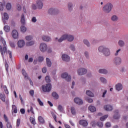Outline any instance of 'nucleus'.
Returning <instances> with one entry per match:
<instances>
[{"label":"nucleus","instance_id":"cd10ccee","mask_svg":"<svg viewBox=\"0 0 128 128\" xmlns=\"http://www.w3.org/2000/svg\"><path fill=\"white\" fill-rule=\"evenodd\" d=\"M48 12L49 14H56V10L51 8L48 10Z\"/></svg>","mask_w":128,"mask_h":128},{"label":"nucleus","instance_id":"13d9d810","mask_svg":"<svg viewBox=\"0 0 128 128\" xmlns=\"http://www.w3.org/2000/svg\"><path fill=\"white\" fill-rule=\"evenodd\" d=\"M44 57L42 56H40L38 58V62H42V60H44Z\"/></svg>","mask_w":128,"mask_h":128},{"label":"nucleus","instance_id":"8fccbe9b","mask_svg":"<svg viewBox=\"0 0 128 128\" xmlns=\"http://www.w3.org/2000/svg\"><path fill=\"white\" fill-rule=\"evenodd\" d=\"M4 18L6 20H8V13L6 12H4Z\"/></svg>","mask_w":128,"mask_h":128},{"label":"nucleus","instance_id":"f257e3e1","mask_svg":"<svg viewBox=\"0 0 128 128\" xmlns=\"http://www.w3.org/2000/svg\"><path fill=\"white\" fill-rule=\"evenodd\" d=\"M2 40V44L0 45V54L4 58V53L7 52L8 48H6V40L2 38V37H0V42Z\"/></svg>","mask_w":128,"mask_h":128},{"label":"nucleus","instance_id":"bb28decb","mask_svg":"<svg viewBox=\"0 0 128 128\" xmlns=\"http://www.w3.org/2000/svg\"><path fill=\"white\" fill-rule=\"evenodd\" d=\"M20 22L22 24H26V20H24V14H22L21 16Z\"/></svg>","mask_w":128,"mask_h":128},{"label":"nucleus","instance_id":"864d4df0","mask_svg":"<svg viewBox=\"0 0 128 128\" xmlns=\"http://www.w3.org/2000/svg\"><path fill=\"white\" fill-rule=\"evenodd\" d=\"M20 119L18 118L16 120V126L18 127L20 126Z\"/></svg>","mask_w":128,"mask_h":128},{"label":"nucleus","instance_id":"09e8293b","mask_svg":"<svg viewBox=\"0 0 128 128\" xmlns=\"http://www.w3.org/2000/svg\"><path fill=\"white\" fill-rule=\"evenodd\" d=\"M40 106H44V102H42V100H40V99L39 98H38L37 100Z\"/></svg>","mask_w":128,"mask_h":128},{"label":"nucleus","instance_id":"c9c22d12","mask_svg":"<svg viewBox=\"0 0 128 128\" xmlns=\"http://www.w3.org/2000/svg\"><path fill=\"white\" fill-rule=\"evenodd\" d=\"M52 96L54 98H56V100H58V94H56V92H53L52 93Z\"/></svg>","mask_w":128,"mask_h":128},{"label":"nucleus","instance_id":"37998d69","mask_svg":"<svg viewBox=\"0 0 128 128\" xmlns=\"http://www.w3.org/2000/svg\"><path fill=\"white\" fill-rule=\"evenodd\" d=\"M84 56L86 58H90V54L88 51H85L84 52Z\"/></svg>","mask_w":128,"mask_h":128},{"label":"nucleus","instance_id":"5fc2aeb1","mask_svg":"<svg viewBox=\"0 0 128 128\" xmlns=\"http://www.w3.org/2000/svg\"><path fill=\"white\" fill-rule=\"evenodd\" d=\"M16 6H17V10L18 12H20V10H22V6H20V4H17Z\"/></svg>","mask_w":128,"mask_h":128},{"label":"nucleus","instance_id":"774afa93","mask_svg":"<svg viewBox=\"0 0 128 128\" xmlns=\"http://www.w3.org/2000/svg\"><path fill=\"white\" fill-rule=\"evenodd\" d=\"M4 118L5 122H8V117L6 116V115L4 114Z\"/></svg>","mask_w":128,"mask_h":128},{"label":"nucleus","instance_id":"680f3d73","mask_svg":"<svg viewBox=\"0 0 128 128\" xmlns=\"http://www.w3.org/2000/svg\"><path fill=\"white\" fill-rule=\"evenodd\" d=\"M91 125L92 126L93 128H95V126H96V122H94V121L92 122Z\"/></svg>","mask_w":128,"mask_h":128},{"label":"nucleus","instance_id":"4be33fe9","mask_svg":"<svg viewBox=\"0 0 128 128\" xmlns=\"http://www.w3.org/2000/svg\"><path fill=\"white\" fill-rule=\"evenodd\" d=\"M42 39L44 42H50V38L48 36H44L42 37Z\"/></svg>","mask_w":128,"mask_h":128},{"label":"nucleus","instance_id":"603ef678","mask_svg":"<svg viewBox=\"0 0 128 128\" xmlns=\"http://www.w3.org/2000/svg\"><path fill=\"white\" fill-rule=\"evenodd\" d=\"M32 36H28L26 37V40H32Z\"/></svg>","mask_w":128,"mask_h":128},{"label":"nucleus","instance_id":"79ce46f5","mask_svg":"<svg viewBox=\"0 0 128 128\" xmlns=\"http://www.w3.org/2000/svg\"><path fill=\"white\" fill-rule=\"evenodd\" d=\"M4 90L6 94H8V88L6 87V86H4Z\"/></svg>","mask_w":128,"mask_h":128},{"label":"nucleus","instance_id":"a18cd8bd","mask_svg":"<svg viewBox=\"0 0 128 128\" xmlns=\"http://www.w3.org/2000/svg\"><path fill=\"white\" fill-rule=\"evenodd\" d=\"M97 126L99 128H102V126H104V124L102 122H97Z\"/></svg>","mask_w":128,"mask_h":128},{"label":"nucleus","instance_id":"dca6fc26","mask_svg":"<svg viewBox=\"0 0 128 128\" xmlns=\"http://www.w3.org/2000/svg\"><path fill=\"white\" fill-rule=\"evenodd\" d=\"M79 124L83 126H88V122L86 120H80Z\"/></svg>","mask_w":128,"mask_h":128},{"label":"nucleus","instance_id":"0e129e2a","mask_svg":"<svg viewBox=\"0 0 128 128\" xmlns=\"http://www.w3.org/2000/svg\"><path fill=\"white\" fill-rule=\"evenodd\" d=\"M105 126H106V128H110V126H111L110 122H106V124Z\"/></svg>","mask_w":128,"mask_h":128},{"label":"nucleus","instance_id":"4468645a","mask_svg":"<svg viewBox=\"0 0 128 128\" xmlns=\"http://www.w3.org/2000/svg\"><path fill=\"white\" fill-rule=\"evenodd\" d=\"M104 109L105 110H106L107 112H110V110H113V108L112 105L107 104L104 106Z\"/></svg>","mask_w":128,"mask_h":128},{"label":"nucleus","instance_id":"9b49d317","mask_svg":"<svg viewBox=\"0 0 128 128\" xmlns=\"http://www.w3.org/2000/svg\"><path fill=\"white\" fill-rule=\"evenodd\" d=\"M62 60H64V62H70V56L67 54H62Z\"/></svg>","mask_w":128,"mask_h":128},{"label":"nucleus","instance_id":"3c124183","mask_svg":"<svg viewBox=\"0 0 128 128\" xmlns=\"http://www.w3.org/2000/svg\"><path fill=\"white\" fill-rule=\"evenodd\" d=\"M70 48L71 50H72V52H74V50H76V47H74V44H71L70 46Z\"/></svg>","mask_w":128,"mask_h":128},{"label":"nucleus","instance_id":"58836bf2","mask_svg":"<svg viewBox=\"0 0 128 128\" xmlns=\"http://www.w3.org/2000/svg\"><path fill=\"white\" fill-rule=\"evenodd\" d=\"M100 80L101 82H102V84H106V79L103 78V77H101L100 78Z\"/></svg>","mask_w":128,"mask_h":128},{"label":"nucleus","instance_id":"338daca9","mask_svg":"<svg viewBox=\"0 0 128 128\" xmlns=\"http://www.w3.org/2000/svg\"><path fill=\"white\" fill-rule=\"evenodd\" d=\"M20 112L22 114H24V112H26V110L24 108H22L20 110Z\"/></svg>","mask_w":128,"mask_h":128},{"label":"nucleus","instance_id":"5701e85b","mask_svg":"<svg viewBox=\"0 0 128 128\" xmlns=\"http://www.w3.org/2000/svg\"><path fill=\"white\" fill-rule=\"evenodd\" d=\"M88 110L92 112H96V107H94V106H90L88 107Z\"/></svg>","mask_w":128,"mask_h":128},{"label":"nucleus","instance_id":"393cba45","mask_svg":"<svg viewBox=\"0 0 128 128\" xmlns=\"http://www.w3.org/2000/svg\"><path fill=\"white\" fill-rule=\"evenodd\" d=\"M111 20L112 22H117L118 20V17L116 15H113L111 18Z\"/></svg>","mask_w":128,"mask_h":128},{"label":"nucleus","instance_id":"72a5a7b5","mask_svg":"<svg viewBox=\"0 0 128 128\" xmlns=\"http://www.w3.org/2000/svg\"><path fill=\"white\" fill-rule=\"evenodd\" d=\"M118 44L120 46L121 48H122V46H124V42L122 40H120L118 41Z\"/></svg>","mask_w":128,"mask_h":128},{"label":"nucleus","instance_id":"ea45409f","mask_svg":"<svg viewBox=\"0 0 128 128\" xmlns=\"http://www.w3.org/2000/svg\"><path fill=\"white\" fill-rule=\"evenodd\" d=\"M6 8H7L8 10H10L12 8V4L10 3H8L6 5Z\"/></svg>","mask_w":128,"mask_h":128},{"label":"nucleus","instance_id":"39448f33","mask_svg":"<svg viewBox=\"0 0 128 128\" xmlns=\"http://www.w3.org/2000/svg\"><path fill=\"white\" fill-rule=\"evenodd\" d=\"M42 88L44 92H50L52 90V84H48L46 85H42Z\"/></svg>","mask_w":128,"mask_h":128},{"label":"nucleus","instance_id":"b1692460","mask_svg":"<svg viewBox=\"0 0 128 128\" xmlns=\"http://www.w3.org/2000/svg\"><path fill=\"white\" fill-rule=\"evenodd\" d=\"M30 120L32 124L34 126L36 124V119L34 118L30 117Z\"/></svg>","mask_w":128,"mask_h":128},{"label":"nucleus","instance_id":"9d476101","mask_svg":"<svg viewBox=\"0 0 128 128\" xmlns=\"http://www.w3.org/2000/svg\"><path fill=\"white\" fill-rule=\"evenodd\" d=\"M12 36L14 38H18V32L16 30L12 31Z\"/></svg>","mask_w":128,"mask_h":128},{"label":"nucleus","instance_id":"6e6d98bb","mask_svg":"<svg viewBox=\"0 0 128 128\" xmlns=\"http://www.w3.org/2000/svg\"><path fill=\"white\" fill-rule=\"evenodd\" d=\"M52 116L54 118L55 122H58V121L56 120V114H54V113H52Z\"/></svg>","mask_w":128,"mask_h":128},{"label":"nucleus","instance_id":"4d7b16f0","mask_svg":"<svg viewBox=\"0 0 128 128\" xmlns=\"http://www.w3.org/2000/svg\"><path fill=\"white\" fill-rule=\"evenodd\" d=\"M86 100L88 102H94V100H92V98H86Z\"/></svg>","mask_w":128,"mask_h":128},{"label":"nucleus","instance_id":"7ed1b4c3","mask_svg":"<svg viewBox=\"0 0 128 128\" xmlns=\"http://www.w3.org/2000/svg\"><path fill=\"white\" fill-rule=\"evenodd\" d=\"M98 51L100 52H103L104 54L106 56H108L110 54V51L108 48H106L104 46H100L98 48Z\"/></svg>","mask_w":128,"mask_h":128},{"label":"nucleus","instance_id":"c03bdc74","mask_svg":"<svg viewBox=\"0 0 128 128\" xmlns=\"http://www.w3.org/2000/svg\"><path fill=\"white\" fill-rule=\"evenodd\" d=\"M68 8L69 10H72V3L69 2L68 4Z\"/></svg>","mask_w":128,"mask_h":128},{"label":"nucleus","instance_id":"49530a36","mask_svg":"<svg viewBox=\"0 0 128 128\" xmlns=\"http://www.w3.org/2000/svg\"><path fill=\"white\" fill-rule=\"evenodd\" d=\"M84 44H86L88 46H90V42H88V40H84Z\"/></svg>","mask_w":128,"mask_h":128},{"label":"nucleus","instance_id":"f03ea898","mask_svg":"<svg viewBox=\"0 0 128 128\" xmlns=\"http://www.w3.org/2000/svg\"><path fill=\"white\" fill-rule=\"evenodd\" d=\"M74 38V37L72 35L64 34L59 40H58V42H62L63 40H68V42H72Z\"/></svg>","mask_w":128,"mask_h":128},{"label":"nucleus","instance_id":"2f4dec72","mask_svg":"<svg viewBox=\"0 0 128 128\" xmlns=\"http://www.w3.org/2000/svg\"><path fill=\"white\" fill-rule=\"evenodd\" d=\"M108 118V114L104 115V116H102L100 118V120H101V122H104V120H106Z\"/></svg>","mask_w":128,"mask_h":128},{"label":"nucleus","instance_id":"473e14b6","mask_svg":"<svg viewBox=\"0 0 128 128\" xmlns=\"http://www.w3.org/2000/svg\"><path fill=\"white\" fill-rule=\"evenodd\" d=\"M98 72L100 74H108V70L106 69H100Z\"/></svg>","mask_w":128,"mask_h":128},{"label":"nucleus","instance_id":"aec40b11","mask_svg":"<svg viewBox=\"0 0 128 128\" xmlns=\"http://www.w3.org/2000/svg\"><path fill=\"white\" fill-rule=\"evenodd\" d=\"M12 112L14 114L18 113V108L16 105H12Z\"/></svg>","mask_w":128,"mask_h":128},{"label":"nucleus","instance_id":"e2e57ef3","mask_svg":"<svg viewBox=\"0 0 128 128\" xmlns=\"http://www.w3.org/2000/svg\"><path fill=\"white\" fill-rule=\"evenodd\" d=\"M29 92L32 96H34V90H30Z\"/></svg>","mask_w":128,"mask_h":128},{"label":"nucleus","instance_id":"c85d7f7f","mask_svg":"<svg viewBox=\"0 0 128 128\" xmlns=\"http://www.w3.org/2000/svg\"><path fill=\"white\" fill-rule=\"evenodd\" d=\"M46 63L48 66H49V67L52 66V62L50 61V58H46Z\"/></svg>","mask_w":128,"mask_h":128},{"label":"nucleus","instance_id":"6ab92c4d","mask_svg":"<svg viewBox=\"0 0 128 128\" xmlns=\"http://www.w3.org/2000/svg\"><path fill=\"white\" fill-rule=\"evenodd\" d=\"M22 74H23L25 80H28V74L26 72V70L24 69H22Z\"/></svg>","mask_w":128,"mask_h":128},{"label":"nucleus","instance_id":"6e6552de","mask_svg":"<svg viewBox=\"0 0 128 128\" xmlns=\"http://www.w3.org/2000/svg\"><path fill=\"white\" fill-rule=\"evenodd\" d=\"M40 49L42 52H44L48 50V46L44 43H42L40 44Z\"/></svg>","mask_w":128,"mask_h":128},{"label":"nucleus","instance_id":"a19ab883","mask_svg":"<svg viewBox=\"0 0 128 128\" xmlns=\"http://www.w3.org/2000/svg\"><path fill=\"white\" fill-rule=\"evenodd\" d=\"M34 41H31L26 43V46H34Z\"/></svg>","mask_w":128,"mask_h":128},{"label":"nucleus","instance_id":"423d86ee","mask_svg":"<svg viewBox=\"0 0 128 128\" xmlns=\"http://www.w3.org/2000/svg\"><path fill=\"white\" fill-rule=\"evenodd\" d=\"M88 72V70L84 68H80L78 70V76H82L86 74Z\"/></svg>","mask_w":128,"mask_h":128},{"label":"nucleus","instance_id":"7c9ffc66","mask_svg":"<svg viewBox=\"0 0 128 128\" xmlns=\"http://www.w3.org/2000/svg\"><path fill=\"white\" fill-rule=\"evenodd\" d=\"M0 98L2 102H6V96L4 94H2L0 93Z\"/></svg>","mask_w":128,"mask_h":128},{"label":"nucleus","instance_id":"69168bd1","mask_svg":"<svg viewBox=\"0 0 128 128\" xmlns=\"http://www.w3.org/2000/svg\"><path fill=\"white\" fill-rule=\"evenodd\" d=\"M0 10H4V6L2 5V2H0Z\"/></svg>","mask_w":128,"mask_h":128},{"label":"nucleus","instance_id":"a878e982","mask_svg":"<svg viewBox=\"0 0 128 128\" xmlns=\"http://www.w3.org/2000/svg\"><path fill=\"white\" fill-rule=\"evenodd\" d=\"M86 94H87V96H90L91 98H93V96H94V93L91 92L90 90H86Z\"/></svg>","mask_w":128,"mask_h":128},{"label":"nucleus","instance_id":"de8ad7c7","mask_svg":"<svg viewBox=\"0 0 128 128\" xmlns=\"http://www.w3.org/2000/svg\"><path fill=\"white\" fill-rule=\"evenodd\" d=\"M45 80L46 82H50V79L49 76H46L45 78Z\"/></svg>","mask_w":128,"mask_h":128},{"label":"nucleus","instance_id":"4c0bfd02","mask_svg":"<svg viewBox=\"0 0 128 128\" xmlns=\"http://www.w3.org/2000/svg\"><path fill=\"white\" fill-rule=\"evenodd\" d=\"M20 30L22 32H26V28L24 26H21Z\"/></svg>","mask_w":128,"mask_h":128},{"label":"nucleus","instance_id":"1a4fd4ad","mask_svg":"<svg viewBox=\"0 0 128 128\" xmlns=\"http://www.w3.org/2000/svg\"><path fill=\"white\" fill-rule=\"evenodd\" d=\"M42 0H37L36 2V6L38 10H42V6H44V4L42 3Z\"/></svg>","mask_w":128,"mask_h":128},{"label":"nucleus","instance_id":"e433bc0d","mask_svg":"<svg viewBox=\"0 0 128 128\" xmlns=\"http://www.w3.org/2000/svg\"><path fill=\"white\" fill-rule=\"evenodd\" d=\"M58 109L60 112H64V108H62V106L61 105H59L58 106Z\"/></svg>","mask_w":128,"mask_h":128},{"label":"nucleus","instance_id":"c756f323","mask_svg":"<svg viewBox=\"0 0 128 128\" xmlns=\"http://www.w3.org/2000/svg\"><path fill=\"white\" fill-rule=\"evenodd\" d=\"M4 30L6 32H8L10 30V27L8 26H5L4 28Z\"/></svg>","mask_w":128,"mask_h":128},{"label":"nucleus","instance_id":"f8f14e48","mask_svg":"<svg viewBox=\"0 0 128 128\" xmlns=\"http://www.w3.org/2000/svg\"><path fill=\"white\" fill-rule=\"evenodd\" d=\"M114 62L116 66H118L122 64V59L119 57H117L114 59Z\"/></svg>","mask_w":128,"mask_h":128},{"label":"nucleus","instance_id":"ddd939ff","mask_svg":"<svg viewBox=\"0 0 128 128\" xmlns=\"http://www.w3.org/2000/svg\"><path fill=\"white\" fill-rule=\"evenodd\" d=\"M74 102L77 104H82L84 103L82 100L80 98H75L74 99Z\"/></svg>","mask_w":128,"mask_h":128},{"label":"nucleus","instance_id":"052dcab7","mask_svg":"<svg viewBox=\"0 0 128 128\" xmlns=\"http://www.w3.org/2000/svg\"><path fill=\"white\" fill-rule=\"evenodd\" d=\"M32 22H36V16H34L32 18Z\"/></svg>","mask_w":128,"mask_h":128},{"label":"nucleus","instance_id":"f704fd0d","mask_svg":"<svg viewBox=\"0 0 128 128\" xmlns=\"http://www.w3.org/2000/svg\"><path fill=\"white\" fill-rule=\"evenodd\" d=\"M70 112L73 116H75L76 114V109L74 108V107L70 108Z\"/></svg>","mask_w":128,"mask_h":128},{"label":"nucleus","instance_id":"2eb2a0df","mask_svg":"<svg viewBox=\"0 0 128 128\" xmlns=\"http://www.w3.org/2000/svg\"><path fill=\"white\" fill-rule=\"evenodd\" d=\"M18 48H22L24 44H26V43L24 42V41L23 40H20L18 42Z\"/></svg>","mask_w":128,"mask_h":128},{"label":"nucleus","instance_id":"20e7f679","mask_svg":"<svg viewBox=\"0 0 128 128\" xmlns=\"http://www.w3.org/2000/svg\"><path fill=\"white\" fill-rule=\"evenodd\" d=\"M114 6L111 3H108L103 8V10L106 14H110V12H112Z\"/></svg>","mask_w":128,"mask_h":128},{"label":"nucleus","instance_id":"412c9836","mask_svg":"<svg viewBox=\"0 0 128 128\" xmlns=\"http://www.w3.org/2000/svg\"><path fill=\"white\" fill-rule=\"evenodd\" d=\"M38 122H40L42 124H44L46 122V121H44V118H42V116H39L38 117Z\"/></svg>","mask_w":128,"mask_h":128},{"label":"nucleus","instance_id":"a211bd4d","mask_svg":"<svg viewBox=\"0 0 128 128\" xmlns=\"http://www.w3.org/2000/svg\"><path fill=\"white\" fill-rule=\"evenodd\" d=\"M114 112L115 114L114 116V118L115 120H118L120 118V115L118 114V110H116Z\"/></svg>","mask_w":128,"mask_h":128},{"label":"nucleus","instance_id":"0eeeda50","mask_svg":"<svg viewBox=\"0 0 128 128\" xmlns=\"http://www.w3.org/2000/svg\"><path fill=\"white\" fill-rule=\"evenodd\" d=\"M61 76L62 78H66V80L67 82H70L72 80V76H70V75L68 76L66 72L62 74Z\"/></svg>","mask_w":128,"mask_h":128},{"label":"nucleus","instance_id":"f3484780","mask_svg":"<svg viewBox=\"0 0 128 128\" xmlns=\"http://www.w3.org/2000/svg\"><path fill=\"white\" fill-rule=\"evenodd\" d=\"M115 88L116 90H118V92H120V90H122V85L118 83L116 85Z\"/></svg>","mask_w":128,"mask_h":128},{"label":"nucleus","instance_id":"bf43d9fd","mask_svg":"<svg viewBox=\"0 0 128 128\" xmlns=\"http://www.w3.org/2000/svg\"><path fill=\"white\" fill-rule=\"evenodd\" d=\"M6 126L8 128H12V124H10V122H7Z\"/></svg>","mask_w":128,"mask_h":128}]
</instances>
